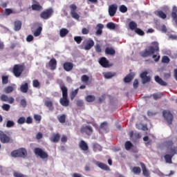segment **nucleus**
I'll return each instance as SVG.
<instances>
[{
    "mask_svg": "<svg viewBox=\"0 0 177 177\" xmlns=\"http://www.w3.org/2000/svg\"><path fill=\"white\" fill-rule=\"evenodd\" d=\"M160 47H158V42L153 41L151 43V46H148L142 52L140 53V56L142 57H149V56H152L155 62H158L160 60Z\"/></svg>",
    "mask_w": 177,
    "mask_h": 177,
    "instance_id": "obj_1",
    "label": "nucleus"
},
{
    "mask_svg": "<svg viewBox=\"0 0 177 177\" xmlns=\"http://www.w3.org/2000/svg\"><path fill=\"white\" fill-rule=\"evenodd\" d=\"M59 88L62 92V97L59 99V103L61 106L64 107H68L70 106V100H68V88H66V85L61 82L59 83Z\"/></svg>",
    "mask_w": 177,
    "mask_h": 177,
    "instance_id": "obj_2",
    "label": "nucleus"
},
{
    "mask_svg": "<svg viewBox=\"0 0 177 177\" xmlns=\"http://www.w3.org/2000/svg\"><path fill=\"white\" fill-rule=\"evenodd\" d=\"M24 70H26V66L24 64H15L12 68V74H14L15 77L19 78L23 74Z\"/></svg>",
    "mask_w": 177,
    "mask_h": 177,
    "instance_id": "obj_3",
    "label": "nucleus"
},
{
    "mask_svg": "<svg viewBox=\"0 0 177 177\" xmlns=\"http://www.w3.org/2000/svg\"><path fill=\"white\" fill-rule=\"evenodd\" d=\"M12 157H20L21 158H26L27 157V150L24 148L12 151L11 152Z\"/></svg>",
    "mask_w": 177,
    "mask_h": 177,
    "instance_id": "obj_4",
    "label": "nucleus"
},
{
    "mask_svg": "<svg viewBox=\"0 0 177 177\" xmlns=\"http://www.w3.org/2000/svg\"><path fill=\"white\" fill-rule=\"evenodd\" d=\"M0 142L3 144L13 143V139L5 132L0 130Z\"/></svg>",
    "mask_w": 177,
    "mask_h": 177,
    "instance_id": "obj_5",
    "label": "nucleus"
},
{
    "mask_svg": "<svg viewBox=\"0 0 177 177\" xmlns=\"http://www.w3.org/2000/svg\"><path fill=\"white\" fill-rule=\"evenodd\" d=\"M162 115L166 120L168 125H172V121H174V115L169 111H163Z\"/></svg>",
    "mask_w": 177,
    "mask_h": 177,
    "instance_id": "obj_6",
    "label": "nucleus"
},
{
    "mask_svg": "<svg viewBox=\"0 0 177 177\" xmlns=\"http://www.w3.org/2000/svg\"><path fill=\"white\" fill-rule=\"evenodd\" d=\"M71 10V16L73 17V19H75V20H80V15L77 12V10L78 9V7H77V5L75 4H71L69 6Z\"/></svg>",
    "mask_w": 177,
    "mask_h": 177,
    "instance_id": "obj_7",
    "label": "nucleus"
},
{
    "mask_svg": "<svg viewBox=\"0 0 177 177\" xmlns=\"http://www.w3.org/2000/svg\"><path fill=\"white\" fill-rule=\"evenodd\" d=\"M34 153L36 156H38L39 157H40V158H42L43 160H45V158H48L49 157L48 153L45 152L41 148H35Z\"/></svg>",
    "mask_w": 177,
    "mask_h": 177,
    "instance_id": "obj_8",
    "label": "nucleus"
},
{
    "mask_svg": "<svg viewBox=\"0 0 177 177\" xmlns=\"http://www.w3.org/2000/svg\"><path fill=\"white\" fill-rule=\"evenodd\" d=\"M52 15H53V9L48 8L40 14V17L44 20H48V19L52 17Z\"/></svg>",
    "mask_w": 177,
    "mask_h": 177,
    "instance_id": "obj_9",
    "label": "nucleus"
},
{
    "mask_svg": "<svg viewBox=\"0 0 177 177\" xmlns=\"http://www.w3.org/2000/svg\"><path fill=\"white\" fill-rule=\"evenodd\" d=\"M98 63L103 67L104 68H109V67H111V64H110V62L105 57H102L99 59Z\"/></svg>",
    "mask_w": 177,
    "mask_h": 177,
    "instance_id": "obj_10",
    "label": "nucleus"
},
{
    "mask_svg": "<svg viewBox=\"0 0 177 177\" xmlns=\"http://www.w3.org/2000/svg\"><path fill=\"white\" fill-rule=\"evenodd\" d=\"M147 74H149V72L147 71H143L140 73V77L142 80V84H147V82H150L151 81V77H150V76H147Z\"/></svg>",
    "mask_w": 177,
    "mask_h": 177,
    "instance_id": "obj_11",
    "label": "nucleus"
},
{
    "mask_svg": "<svg viewBox=\"0 0 177 177\" xmlns=\"http://www.w3.org/2000/svg\"><path fill=\"white\" fill-rule=\"evenodd\" d=\"M117 9H118V6H117V4H111L109 6L108 12L111 17H114V16H115Z\"/></svg>",
    "mask_w": 177,
    "mask_h": 177,
    "instance_id": "obj_12",
    "label": "nucleus"
},
{
    "mask_svg": "<svg viewBox=\"0 0 177 177\" xmlns=\"http://www.w3.org/2000/svg\"><path fill=\"white\" fill-rule=\"evenodd\" d=\"M80 132L81 133H86L88 136H91L93 132V129L90 126L82 127L80 129Z\"/></svg>",
    "mask_w": 177,
    "mask_h": 177,
    "instance_id": "obj_13",
    "label": "nucleus"
},
{
    "mask_svg": "<svg viewBox=\"0 0 177 177\" xmlns=\"http://www.w3.org/2000/svg\"><path fill=\"white\" fill-rule=\"evenodd\" d=\"M1 102H8L10 104H12L15 102V98L13 97H8L5 94H2L1 95Z\"/></svg>",
    "mask_w": 177,
    "mask_h": 177,
    "instance_id": "obj_14",
    "label": "nucleus"
},
{
    "mask_svg": "<svg viewBox=\"0 0 177 177\" xmlns=\"http://www.w3.org/2000/svg\"><path fill=\"white\" fill-rule=\"evenodd\" d=\"M48 66L52 71H55V68L57 67V61H56V59L52 58L48 64Z\"/></svg>",
    "mask_w": 177,
    "mask_h": 177,
    "instance_id": "obj_15",
    "label": "nucleus"
},
{
    "mask_svg": "<svg viewBox=\"0 0 177 177\" xmlns=\"http://www.w3.org/2000/svg\"><path fill=\"white\" fill-rule=\"evenodd\" d=\"M94 46H95V41H93V39H88L85 41L84 49L85 50H89L90 49H92V47Z\"/></svg>",
    "mask_w": 177,
    "mask_h": 177,
    "instance_id": "obj_16",
    "label": "nucleus"
},
{
    "mask_svg": "<svg viewBox=\"0 0 177 177\" xmlns=\"http://www.w3.org/2000/svg\"><path fill=\"white\" fill-rule=\"evenodd\" d=\"M79 147L83 151H88L89 150V147L88 146V144L84 141V140H82L79 143Z\"/></svg>",
    "mask_w": 177,
    "mask_h": 177,
    "instance_id": "obj_17",
    "label": "nucleus"
},
{
    "mask_svg": "<svg viewBox=\"0 0 177 177\" xmlns=\"http://www.w3.org/2000/svg\"><path fill=\"white\" fill-rule=\"evenodd\" d=\"M154 80L157 84L159 85H161V86H167L168 85V83H167L165 81L162 80L161 77L158 75H156L154 77Z\"/></svg>",
    "mask_w": 177,
    "mask_h": 177,
    "instance_id": "obj_18",
    "label": "nucleus"
},
{
    "mask_svg": "<svg viewBox=\"0 0 177 177\" xmlns=\"http://www.w3.org/2000/svg\"><path fill=\"white\" fill-rule=\"evenodd\" d=\"M103 28H104V25L102 24H97V30L95 31V35L100 36L103 34Z\"/></svg>",
    "mask_w": 177,
    "mask_h": 177,
    "instance_id": "obj_19",
    "label": "nucleus"
},
{
    "mask_svg": "<svg viewBox=\"0 0 177 177\" xmlns=\"http://www.w3.org/2000/svg\"><path fill=\"white\" fill-rule=\"evenodd\" d=\"M171 16L177 26V7L176 6H173Z\"/></svg>",
    "mask_w": 177,
    "mask_h": 177,
    "instance_id": "obj_20",
    "label": "nucleus"
},
{
    "mask_svg": "<svg viewBox=\"0 0 177 177\" xmlns=\"http://www.w3.org/2000/svg\"><path fill=\"white\" fill-rule=\"evenodd\" d=\"M50 142L53 143H57L60 140V133H53V136L50 138Z\"/></svg>",
    "mask_w": 177,
    "mask_h": 177,
    "instance_id": "obj_21",
    "label": "nucleus"
},
{
    "mask_svg": "<svg viewBox=\"0 0 177 177\" xmlns=\"http://www.w3.org/2000/svg\"><path fill=\"white\" fill-rule=\"evenodd\" d=\"M156 16H158V17H160V19H162L163 20H165L167 19V14H165L162 10H159L154 12Z\"/></svg>",
    "mask_w": 177,
    "mask_h": 177,
    "instance_id": "obj_22",
    "label": "nucleus"
},
{
    "mask_svg": "<svg viewBox=\"0 0 177 177\" xmlns=\"http://www.w3.org/2000/svg\"><path fill=\"white\" fill-rule=\"evenodd\" d=\"M135 77V73L131 72L129 74H128L124 78V82L127 84L128 82H131L132 80Z\"/></svg>",
    "mask_w": 177,
    "mask_h": 177,
    "instance_id": "obj_23",
    "label": "nucleus"
},
{
    "mask_svg": "<svg viewBox=\"0 0 177 177\" xmlns=\"http://www.w3.org/2000/svg\"><path fill=\"white\" fill-rule=\"evenodd\" d=\"M73 67L74 64L71 62H65L64 64V70H65V71H71Z\"/></svg>",
    "mask_w": 177,
    "mask_h": 177,
    "instance_id": "obj_24",
    "label": "nucleus"
},
{
    "mask_svg": "<svg viewBox=\"0 0 177 177\" xmlns=\"http://www.w3.org/2000/svg\"><path fill=\"white\" fill-rule=\"evenodd\" d=\"M141 168L142 169V174L144 176L149 177L150 176V171L146 169V165L143 162H140Z\"/></svg>",
    "mask_w": 177,
    "mask_h": 177,
    "instance_id": "obj_25",
    "label": "nucleus"
},
{
    "mask_svg": "<svg viewBox=\"0 0 177 177\" xmlns=\"http://www.w3.org/2000/svg\"><path fill=\"white\" fill-rule=\"evenodd\" d=\"M20 91L22 93H27L28 92V83L25 82L20 86Z\"/></svg>",
    "mask_w": 177,
    "mask_h": 177,
    "instance_id": "obj_26",
    "label": "nucleus"
},
{
    "mask_svg": "<svg viewBox=\"0 0 177 177\" xmlns=\"http://www.w3.org/2000/svg\"><path fill=\"white\" fill-rule=\"evenodd\" d=\"M31 8L33 10H36L37 12H41L44 8H42V6L39 5V3H37L35 4H32L31 6Z\"/></svg>",
    "mask_w": 177,
    "mask_h": 177,
    "instance_id": "obj_27",
    "label": "nucleus"
},
{
    "mask_svg": "<svg viewBox=\"0 0 177 177\" xmlns=\"http://www.w3.org/2000/svg\"><path fill=\"white\" fill-rule=\"evenodd\" d=\"M105 53L106 55H110L111 56H114V55H115V50H114V48H106L105 49Z\"/></svg>",
    "mask_w": 177,
    "mask_h": 177,
    "instance_id": "obj_28",
    "label": "nucleus"
},
{
    "mask_svg": "<svg viewBox=\"0 0 177 177\" xmlns=\"http://www.w3.org/2000/svg\"><path fill=\"white\" fill-rule=\"evenodd\" d=\"M97 165L99 167V168L103 169L104 171H110V167L103 162H98Z\"/></svg>",
    "mask_w": 177,
    "mask_h": 177,
    "instance_id": "obj_29",
    "label": "nucleus"
},
{
    "mask_svg": "<svg viewBox=\"0 0 177 177\" xmlns=\"http://www.w3.org/2000/svg\"><path fill=\"white\" fill-rule=\"evenodd\" d=\"M15 89H16V87L13 86H8L6 88H4L3 92L4 93H12V92H13Z\"/></svg>",
    "mask_w": 177,
    "mask_h": 177,
    "instance_id": "obj_30",
    "label": "nucleus"
},
{
    "mask_svg": "<svg viewBox=\"0 0 177 177\" xmlns=\"http://www.w3.org/2000/svg\"><path fill=\"white\" fill-rule=\"evenodd\" d=\"M104 78L106 80H110V78H113V77H115L116 73L112 72H105L103 73Z\"/></svg>",
    "mask_w": 177,
    "mask_h": 177,
    "instance_id": "obj_31",
    "label": "nucleus"
},
{
    "mask_svg": "<svg viewBox=\"0 0 177 177\" xmlns=\"http://www.w3.org/2000/svg\"><path fill=\"white\" fill-rule=\"evenodd\" d=\"M14 26L15 31H20V30L21 29V22L20 21H15L14 22Z\"/></svg>",
    "mask_w": 177,
    "mask_h": 177,
    "instance_id": "obj_32",
    "label": "nucleus"
},
{
    "mask_svg": "<svg viewBox=\"0 0 177 177\" xmlns=\"http://www.w3.org/2000/svg\"><path fill=\"white\" fill-rule=\"evenodd\" d=\"M168 153H170L171 156H173V157L177 153V147H171L170 148H167Z\"/></svg>",
    "mask_w": 177,
    "mask_h": 177,
    "instance_id": "obj_33",
    "label": "nucleus"
},
{
    "mask_svg": "<svg viewBox=\"0 0 177 177\" xmlns=\"http://www.w3.org/2000/svg\"><path fill=\"white\" fill-rule=\"evenodd\" d=\"M129 27L131 31H135L138 28V24L133 21H131L129 24Z\"/></svg>",
    "mask_w": 177,
    "mask_h": 177,
    "instance_id": "obj_34",
    "label": "nucleus"
},
{
    "mask_svg": "<svg viewBox=\"0 0 177 177\" xmlns=\"http://www.w3.org/2000/svg\"><path fill=\"white\" fill-rule=\"evenodd\" d=\"M93 151H102V146L96 142L93 143Z\"/></svg>",
    "mask_w": 177,
    "mask_h": 177,
    "instance_id": "obj_35",
    "label": "nucleus"
},
{
    "mask_svg": "<svg viewBox=\"0 0 177 177\" xmlns=\"http://www.w3.org/2000/svg\"><path fill=\"white\" fill-rule=\"evenodd\" d=\"M42 32V27L39 26L34 32L33 35L34 37H39Z\"/></svg>",
    "mask_w": 177,
    "mask_h": 177,
    "instance_id": "obj_36",
    "label": "nucleus"
},
{
    "mask_svg": "<svg viewBox=\"0 0 177 177\" xmlns=\"http://www.w3.org/2000/svg\"><path fill=\"white\" fill-rule=\"evenodd\" d=\"M67 34H68V30L67 28H62L59 30V35L62 38H64Z\"/></svg>",
    "mask_w": 177,
    "mask_h": 177,
    "instance_id": "obj_37",
    "label": "nucleus"
},
{
    "mask_svg": "<svg viewBox=\"0 0 177 177\" xmlns=\"http://www.w3.org/2000/svg\"><path fill=\"white\" fill-rule=\"evenodd\" d=\"M100 128V129H102V131L107 132L109 131V126L107 125V122H103L102 123H101Z\"/></svg>",
    "mask_w": 177,
    "mask_h": 177,
    "instance_id": "obj_38",
    "label": "nucleus"
},
{
    "mask_svg": "<svg viewBox=\"0 0 177 177\" xmlns=\"http://www.w3.org/2000/svg\"><path fill=\"white\" fill-rule=\"evenodd\" d=\"M44 104L49 110H53V102L50 100H46L44 102Z\"/></svg>",
    "mask_w": 177,
    "mask_h": 177,
    "instance_id": "obj_39",
    "label": "nucleus"
},
{
    "mask_svg": "<svg viewBox=\"0 0 177 177\" xmlns=\"http://www.w3.org/2000/svg\"><path fill=\"white\" fill-rule=\"evenodd\" d=\"M172 157H174V156L169 154L165 156V160L167 164H172Z\"/></svg>",
    "mask_w": 177,
    "mask_h": 177,
    "instance_id": "obj_40",
    "label": "nucleus"
},
{
    "mask_svg": "<svg viewBox=\"0 0 177 177\" xmlns=\"http://www.w3.org/2000/svg\"><path fill=\"white\" fill-rule=\"evenodd\" d=\"M80 91V88H76L75 91H73L71 94V100H74V99L75 98V96H77V95H78V91Z\"/></svg>",
    "mask_w": 177,
    "mask_h": 177,
    "instance_id": "obj_41",
    "label": "nucleus"
},
{
    "mask_svg": "<svg viewBox=\"0 0 177 177\" xmlns=\"http://www.w3.org/2000/svg\"><path fill=\"white\" fill-rule=\"evenodd\" d=\"M57 120H58L59 122H60L61 124H64L66 122V115L64 114L58 115Z\"/></svg>",
    "mask_w": 177,
    "mask_h": 177,
    "instance_id": "obj_42",
    "label": "nucleus"
},
{
    "mask_svg": "<svg viewBox=\"0 0 177 177\" xmlns=\"http://www.w3.org/2000/svg\"><path fill=\"white\" fill-rule=\"evenodd\" d=\"M96 97L95 95H89L86 97V100L88 103H92V102H95Z\"/></svg>",
    "mask_w": 177,
    "mask_h": 177,
    "instance_id": "obj_43",
    "label": "nucleus"
},
{
    "mask_svg": "<svg viewBox=\"0 0 177 177\" xmlns=\"http://www.w3.org/2000/svg\"><path fill=\"white\" fill-rule=\"evenodd\" d=\"M131 171L136 175H139V174H140V172H142V169H140V167H133Z\"/></svg>",
    "mask_w": 177,
    "mask_h": 177,
    "instance_id": "obj_44",
    "label": "nucleus"
},
{
    "mask_svg": "<svg viewBox=\"0 0 177 177\" xmlns=\"http://www.w3.org/2000/svg\"><path fill=\"white\" fill-rule=\"evenodd\" d=\"M133 146V145H132V142H131V141H127L124 144L126 150H131Z\"/></svg>",
    "mask_w": 177,
    "mask_h": 177,
    "instance_id": "obj_45",
    "label": "nucleus"
},
{
    "mask_svg": "<svg viewBox=\"0 0 177 177\" xmlns=\"http://www.w3.org/2000/svg\"><path fill=\"white\" fill-rule=\"evenodd\" d=\"M82 82H84V84H86L88 85V81H89V76L86 75H83L81 77Z\"/></svg>",
    "mask_w": 177,
    "mask_h": 177,
    "instance_id": "obj_46",
    "label": "nucleus"
},
{
    "mask_svg": "<svg viewBox=\"0 0 177 177\" xmlns=\"http://www.w3.org/2000/svg\"><path fill=\"white\" fill-rule=\"evenodd\" d=\"M134 31L136 34H138V35H140V37H143V35H145V32L139 28H137Z\"/></svg>",
    "mask_w": 177,
    "mask_h": 177,
    "instance_id": "obj_47",
    "label": "nucleus"
},
{
    "mask_svg": "<svg viewBox=\"0 0 177 177\" xmlns=\"http://www.w3.org/2000/svg\"><path fill=\"white\" fill-rule=\"evenodd\" d=\"M151 96L154 100H158V99H161V97H162V95L161 93H153Z\"/></svg>",
    "mask_w": 177,
    "mask_h": 177,
    "instance_id": "obj_48",
    "label": "nucleus"
},
{
    "mask_svg": "<svg viewBox=\"0 0 177 177\" xmlns=\"http://www.w3.org/2000/svg\"><path fill=\"white\" fill-rule=\"evenodd\" d=\"M106 28L109 30H115V24L113 22H109L106 24Z\"/></svg>",
    "mask_w": 177,
    "mask_h": 177,
    "instance_id": "obj_49",
    "label": "nucleus"
},
{
    "mask_svg": "<svg viewBox=\"0 0 177 177\" xmlns=\"http://www.w3.org/2000/svg\"><path fill=\"white\" fill-rule=\"evenodd\" d=\"M6 127V128H13V127H15V122L12 120H8Z\"/></svg>",
    "mask_w": 177,
    "mask_h": 177,
    "instance_id": "obj_50",
    "label": "nucleus"
},
{
    "mask_svg": "<svg viewBox=\"0 0 177 177\" xmlns=\"http://www.w3.org/2000/svg\"><path fill=\"white\" fill-rule=\"evenodd\" d=\"M119 10L122 13H127V12H128V8L124 5L120 6Z\"/></svg>",
    "mask_w": 177,
    "mask_h": 177,
    "instance_id": "obj_51",
    "label": "nucleus"
},
{
    "mask_svg": "<svg viewBox=\"0 0 177 177\" xmlns=\"http://www.w3.org/2000/svg\"><path fill=\"white\" fill-rule=\"evenodd\" d=\"M9 82V76H2V84L6 85Z\"/></svg>",
    "mask_w": 177,
    "mask_h": 177,
    "instance_id": "obj_52",
    "label": "nucleus"
},
{
    "mask_svg": "<svg viewBox=\"0 0 177 177\" xmlns=\"http://www.w3.org/2000/svg\"><path fill=\"white\" fill-rule=\"evenodd\" d=\"M74 41H75V42H77V44H78V45H80V44H81V42H82V37L81 36H75L74 37Z\"/></svg>",
    "mask_w": 177,
    "mask_h": 177,
    "instance_id": "obj_53",
    "label": "nucleus"
},
{
    "mask_svg": "<svg viewBox=\"0 0 177 177\" xmlns=\"http://www.w3.org/2000/svg\"><path fill=\"white\" fill-rule=\"evenodd\" d=\"M17 124H19L20 125H22V124H24V122H26V118L24 117H20L17 121Z\"/></svg>",
    "mask_w": 177,
    "mask_h": 177,
    "instance_id": "obj_54",
    "label": "nucleus"
},
{
    "mask_svg": "<svg viewBox=\"0 0 177 177\" xmlns=\"http://www.w3.org/2000/svg\"><path fill=\"white\" fill-rule=\"evenodd\" d=\"M1 109H3L4 111H9V110H10V105L8 104H3L1 106Z\"/></svg>",
    "mask_w": 177,
    "mask_h": 177,
    "instance_id": "obj_55",
    "label": "nucleus"
},
{
    "mask_svg": "<svg viewBox=\"0 0 177 177\" xmlns=\"http://www.w3.org/2000/svg\"><path fill=\"white\" fill-rule=\"evenodd\" d=\"M82 34H83V35H88V34H89V28H83L82 29Z\"/></svg>",
    "mask_w": 177,
    "mask_h": 177,
    "instance_id": "obj_56",
    "label": "nucleus"
},
{
    "mask_svg": "<svg viewBox=\"0 0 177 177\" xmlns=\"http://www.w3.org/2000/svg\"><path fill=\"white\" fill-rule=\"evenodd\" d=\"M95 49L97 53H102V47H100V44H96L95 46Z\"/></svg>",
    "mask_w": 177,
    "mask_h": 177,
    "instance_id": "obj_57",
    "label": "nucleus"
},
{
    "mask_svg": "<svg viewBox=\"0 0 177 177\" xmlns=\"http://www.w3.org/2000/svg\"><path fill=\"white\" fill-rule=\"evenodd\" d=\"M170 59L169 57H168V56H163L162 58V63H169Z\"/></svg>",
    "mask_w": 177,
    "mask_h": 177,
    "instance_id": "obj_58",
    "label": "nucleus"
},
{
    "mask_svg": "<svg viewBox=\"0 0 177 177\" xmlns=\"http://www.w3.org/2000/svg\"><path fill=\"white\" fill-rule=\"evenodd\" d=\"M20 105L24 108L27 107V101L25 99L21 100Z\"/></svg>",
    "mask_w": 177,
    "mask_h": 177,
    "instance_id": "obj_59",
    "label": "nucleus"
},
{
    "mask_svg": "<svg viewBox=\"0 0 177 177\" xmlns=\"http://www.w3.org/2000/svg\"><path fill=\"white\" fill-rule=\"evenodd\" d=\"M166 146L167 147V149L173 147L172 146H174V142L172 140L166 141Z\"/></svg>",
    "mask_w": 177,
    "mask_h": 177,
    "instance_id": "obj_60",
    "label": "nucleus"
},
{
    "mask_svg": "<svg viewBox=\"0 0 177 177\" xmlns=\"http://www.w3.org/2000/svg\"><path fill=\"white\" fill-rule=\"evenodd\" d=\"M32 85L34 88H38V86H39L40 84H39V81L35 80L32 82Z\"/></svg>",
    "mask_w": 177,
    "mask_h": 177,
    "instance_id": "obj_61",
    "label": "nucleus"
},
{
    "mask_svg": "<svg viewBox=\"0 0 177 177\" xmlns=\"http://www.w3.org/2000/svg\"><path fill=\"white\" fill-rule=\"evenodd\" d=\"M5 13L7 16H9V15H12V13H13V10L10 8H6L5 10Z\"/></svg>",
    "mask_w": 177,
    "mask_h": 177,
    "instance_id": "obj_62",
    "label": "nucleus"
},
{
    "mask_svg": "<svg viewBox=\"0 0 177 177\" xmlns=\"http://www.w3.org/2000/svg\"><path fill=\"white\" fill-rule=\"evenodd\" d=\"M27 42H31V41H34V36L32 35H29L26 37Z\"/></svg>",
    "mask_w": 177,
    "mask_h": 177,
    "instance_id": "obj_63",
    "label": "nucleus"
},
{
    "mask_svg": "<svg viewBox=\"0 0 177 177\" xmlns=\"http://www.w3.org/2000/svg\"><path fill=\"white\" fill-rule=\"evenodd\" d=\"M14 176L15 177H24V175L21 173L15 172L14 173Z\"/></svg>",
    "mask_w": 177,
    "mask_h": 177,
    "instance_id": "obj_64",
    "label": "nucleus"
}]
</instances>
